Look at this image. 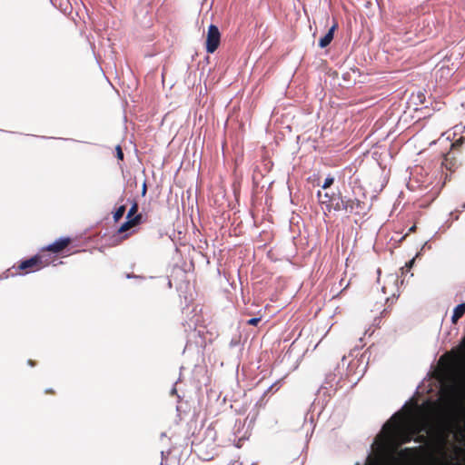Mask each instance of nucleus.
<instances>
[{"label":"nucleus","instance_id":"obj_1","mask_svg":"<svg viewBox=\"0 0 465 465\" xmlns=\"http://www.w3.org/2000/svg\"><path fill=\"white\" fill-rule=\"evenodd\" d=\"M430 430V419L426 413H396L383 425L372 443V448L378 458H381L388 451L411 441L419 433L428 434Z\"/></svg>","mask_w":465,"mask_h":465},{"label":"nucleus","instance_id":"obj_2","mask_svg":"<svg viewBox=\"0 0 465 465\" xmlns=\"http://www.w3.org/2000/svg\"><path fill=\"white\" fill-rule=\"evenodd\" d=\"M220 44V32L216 25H211L208 28L206 38V51L213 53Z\"/></svg>","mask_w":465,"mask_h":465},{"label":"nucleus","instance_id":"obj_3","mask_svg":"<svg viewBox=\"0 0 465 465\" xmlns=\"http://www.w3.org/2000/svg\"><path fill=\"white\" fill-rule=\"evenodd\" d=\"M410 449H404L400 451L398 456L390 454L381 465H405V462L411 459Z\"/></svg>","mask_w":465,"mask_h":465},{"label":"nucleus","instance_id":"obj_4","mask_svg":"<svg viewBox=\"0 0 465 465\" xmlns=\"http://www.w3.org/2000/svg\"><path fill=\"white\" fill-rule=\"evenodd\" d=\"M69 242V238H60L49 244L45 249L53 252H59L62 251Z\"/></svg>","mask_w":465,"mask_h":465},{"label":"nucleus","instance_id":"obj_5","mask_svg":"<svg viewBox=\"0 0 465 465\" xmlns=\"http://www.w3.org/2000/svg\"><path fill=\"white\" fill-rule=\"evenodd\" d=\"M336 25H332L329 31L325 34L323 37H322L319 41V46L321 48L326 47L333 39V32L335 30Z\"/></svg>","mask_w":465,"mask_h":465},{"label":"nucleus","instance_id":"obj_6","mask_svg":"<svg viewBox=\"0 0 465 465\" xmlns=\"http://www.w3.org/2000/svg\"><path fill=\"white\" fill-rule=\"evenodd\" d=\"M40 262V258L35 255L28 260L22 262L19 265L20 270H26L29 268H33Z\"/></svg>","mask_w":465,"mask_h":465},{"label":"nucleus","instance_id":"obj_7","mask_svg":"<svg viewBox=\"0 0 465 465\" xmlns=\"http://www.w3.org/2000/svg\"><path fill=\"white\" fill-rule=\"evenodd\" d=\"M465 312V302L457 305L453 310L451 320L456 322Z\"/></svg>","mask_w":465,"mask_h":465},{"label":"nucleus","instance_id":"obj_8","mask_svg":"<svg viewBox=\"0 0 465 465\" xmlns=\"http://www.w3.org/2000/svg\"><path fill=\"white\" fill-rule=\"evenodd\" d=\"M139 215H135L133 219H127V221L119 228L118 232H124L129 228L135 225L136 222L139 219Z\"/></svg>","mask_w":465,"mask_h":465},{"label":"nucleus","instance_id":"obj_9","mask_svg":"<svg viewBox=\"0 0 465 465\" xmlns=\"http://www.w3.org/2000/svg\"><path fill=\"white\" fill-rule=\"evenodd\" d=\"M125 212V207L124 205L120 206L115 213H114V221H118L120 218L123 217L124 213Z\"/></svg>","mask_w":465,"mask_h":465},{"label":"nucleus","instance_id":"obj_10","mask_svg":"<svg viewBox=\"0 0 465 465\" xmlns=\"http://www.w3.org/2000/svg\"><path fill=\"white\" fill-rule=\"evenodd\" d=\"M137 211V204L134 203L132 207L129 209L128 213H127V216H126V219H133L134 216V213H136Z\"/></svg>","mask_w":465,"mask_h":465},{"label":"nucleus","instance_id":"obj_11","mask_svg":"<svg viewBox=\"0 0 465 465\" xmlns=\"http://www.w3.org/2000/svg\"><path fill=\"white\" fill-rule=\"evenodd\" d=\"M333 181H334V178L332 176H331V175L327 176L322 184V188L326 189V188L330 187L332 184Z\"/></svg>","mask_w":465,"mask_h":465},{"label":"nucleus","instance_id":"obj_12","mask_svg":"<svg viewBox=\"0 0 465 465\" xmlns=\"http://www.w3.org/2000/svg\"><path fill=\"white\" fill-rule=\"evenodd\" d=\"M115 151H116V155H117V158L119 160H123L124 159V153H123V151H122V148L120 145H117L115 147Z\"/></svg>","mask_w":465,"mask_h":465},{"label":"nucleus","instance_id":"obj_13","mask_svg":"<svg viewBox=\"0 0 465 465\" xmlns=\"http://www.w3.org/2000/svg\"><path fill=\"white\" fill-rule=\"evenodd\" d=\"M439 440L441 444H446L447 442V435H445V433L443 431H441L440 434H439Z\"/></svg>","mask_w":465,"mask_h":465},{"label":"nucleus","instance_id":"obj_14","mask_svg":"<svg viewBox=\"0 0 465 465\" xmlns=\"http://www.w3.org/2000/svg\"><path fill=\"white\" fill-rule=\"evenodd\" d=\"M261 321L260 317H254L248 321V323L251 325H256Z\"/></svg>","mask_w":465,"mask_h":465},{"label":"nucleus","instance_id":"obj_15","mask_svg":"<svg viewBox=\"0 0 465 465\" xmlns=\"http://www.w3.org/2000/svg\"><path fill=\"white\" fill-rule=\"evenodd\" d=\"M414 261H415V258H412L411 261H409L407 263H406V266L408 268H411L414 264Z\"/></svg>","mask_w":465,"mask_h":465},{"label":"nucleus","instance_id":"obj_16","mask_svg":"<svg viewBox=\"0 0 465 465\" xmlns=\"http://www.w3.org/2000/svg\"><path fill=\"white\" fill-rule=\"evenodd\" d=\"M142 191H143V194H144L145 192H146V185H145V183H143Z\"/></svg>","mask_w":465,"mask_h":465},{"label":"nucleus","instance_id":"obj_17","mask_svg":"<svg viewBox=\"0 0 465 465\" xmlns=\"http://www.w3.org/2000/svg\"><path fill=\"white\" fill-rule=\"evenodd\" d=\"M445 427L448 430H450V428H451V424L450 423H447L445 424Z\"/></svg>","mask_w":465,"mask_h":465},{"label":"nucleus","instance_id":"obj_18","mask_svg":"<svg viewBox=\"0 0 465 465\" xmlns=\"http://www.w3.org/2000/svg\"><path fill=\"white\" fill-rule=\"evenodd\" d=\"M415 228H416L415 225L410 227L409 232H413L415 230Z\"/></svg>","mask_w":465,"mask_h":465},{"label":"nucleus","instance_id":"obj_19","mask_svg":"<svg viewBox=\"0 0 465 465\" xmlns=\"http://www.w3.org/2000/svg\"><path fill=\"white\" fill-rule=\"evenodd\" d=\"M341 204H342V207L347 211L348 207L346 205H344L343 201H341Z\"/></svg>","mask_w":465,"mask_h":465},{"label":"nucleus","instance_id":"obj_20","mask_svg":"<svg viewBox=\"0 0 465 465\" xmlns=\"http://www.w3.org/2000/svg\"><path fill=\"white\" fill-rule=\"evenodd\" d=\"M418 437L421 438L420 441H422L424 440V436L423 435L422 436H418ZM418 441H420V440Z\"/></svg>","mask_w":465,"mask_h":465},{"label":"nucleus","instance_id":"obj_21","mask_svg":"<svg viewBox=\"0 0 465 465\" xmlns=\"http://www.w3.org/2000/svg\"><path fill=\"white\" fill-rule=\"evenodd\" d=\"M175 392H176V389H175V388H173V389L172 390V393H175Z\"/></svg>","mask_w":465,"mask_h":465}]
</instances>
